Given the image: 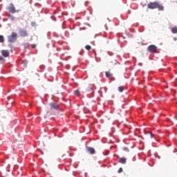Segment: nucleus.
Instances as JSON below:
<instances>
[{
	"instance_id": "obj_1",
	"label": "nucleus",
	"mask_w": 177,
	"mask_h": 177,
	"mask_svg": "<svg viewBox=\"0 0 177 177\" xmlns=\"http://www.w3.org/2000/svg\"><path fill=\"white\" fill-rule=\"evenodd\" d=\"M147 8L148 9H158V10H164V6L157 1L149 3L147 5Z\"/></svg>"
},
{
	"instance_id": "obj_2",
	"label": "nucleus",
	"mask_w": 177,
	"mask_h": 177,
	"mask_svg": "<svg viewBox=\"0 0 177 177\" xmlns=\"http://www.w3.org/2000/svg\"><path fill=\"white\" fill-rule=\"evenodd\" d=\"M8 42H15L17 39V33L12 32L11 35L8 37Z\"/></svg>"
},
{
	"instance_id": "obj_3",
	"label": "nucleus",
	"mask_w": 177,
	"mask_h": 177,
	"mask_svg": "<svg viewBox=\"0 0 177 177\" xmlns=\"http://www.w3.org/2000/svg\"><path fill=\"white\" fill-rule=\"evenodd\" d=\"M147 50L151 53H157V46L156 45H150L147 48Z\"/></svg>"
},
{
	"instance_id": "obj_4",
	"label": "nucleus",
	"mask_w": 177,
	"mask_h": 177,
	"mask_svg": "<svg viewBox=\"0 0 177 177\" xmlns=\"http://www.w3.org/2000/svg\"><path fill=\"white\" fill-rule=\"evenodd\" d=\"M8 10H9L10 13H16V12L18 13L19 10H16V8H15V5L13 3H10V6L7 8Z\"/></svg>"
},
{
	"instance_id": "obj_5",
	"label": "nucleus",
	"mask_w": 177,
	"mask_h": 177,
	"mask_svg": "<svg viewBox=\"0 0 177 177\" xmlns=\"http://www.w3.org/2000/svg\"><path fill=\"white\" fill-rule=\"evenodd\" d=\"M50 107L51 110H59V104L56 102H51L50 104Z\"/></svg>"
},
{
	"instance_id": "obj_6",
	"label": "nucleus",
	"mask_w": 177,
	"mask_h": 177,
	"mask_svg": "<svg viewBox=\"0 0 177 177\" xmlns=\"http://www.w3.org/2000/svg\"><path fill=\"white\" fill-rule=\"evenodd\" d=\"M19 35L20 37H28V32H27V30L24 29H21L19 30Z\"/></svg>"
},
{
	"instance_id": "obj_7",
	"label": "nucleus",
	"mask_w": 177,
	"mask_h": 177,
	"mask_svg": "<svg viewBox=\"0 0 177 177\" xmlns=\"http://www.w3.org/2000/svg\"><path fill=\"white\" fill-rule=\"evenodd\" d=\"M86 151L89 153V154H95V153H96L95 148L91 147H86Z\"/></svg>"
},
{
	"instance_id": "obj_8",
	"label": "nucleus",
	"mask_w": 177,
	"mask_h": 177,
	"mask_svg": "<svg viewBox=\"0 0 177 177\" xmlns=\"http://www.w3.org/2000/svg\"><path fill=\"white\" fill-rule=\"evenodd\" d=\"M1 55L3 57H9V51L8 50H1Z\"/></svg>"
},
{
	"instance_id": "obj_9",
	"label": "nucleus",
	"mask_w": 177,
	"mask_h": 177,
	"mask_svg": "<svg viewBox=\"0 0 177 177\" xmlns=\"http://www.w3.org/2000/svg\"><path fill=\"white\" fill-rule=\"evenodd\" d=\"M119 162H120V164H127V158H120Z\"/></svg>"
},
{
	"instance_id": "obj_10",
	"label": "nucleus",
	"mask_w": 177,
	"mask_h": 177,
	"mask_svg": "<svg viewBox=\"0 0 177 177\" xmlns=\"http://www.w3.org/2000/svg\"><path fill=\"white\" fill-rule=\"evenodd\" d=\"M105 75H106V78H111L113 77V74H111L109 71L105 72Z\"/></svg>"
},
{
	"instance_id": "obj_11",
	"label": "nucleus",
	"mask_w": 177,
	"mask_h": 177,
	"mask_svg": "<svg viewBox=\"0 0 177 177\" xmlns=\"http://www.w3.org/2000/svg\"><path fill=\"white\" fill-rule=\"evenodd\" d=\"M171 32L173 34H177V27L176 26L171 28Z\"/></svg>"
},
{
	"instance_id": "obj_12",
	"label": "nucleus",
	"mask_w": 177,
	"mask_h": 177,
	"mask_svg": "<svg viewBox=\"0 0 177 177\" xmlns=\"http://www.w3.org/2000/svg\"><path fill=\"white\" fill-rule=\"evenodd\" d=\"M124 89H125V87L124 86H121L118 87L119 92H124Z\"/></svg>"
},
{
	"instance_id": "obj_13",
	"label": "nucleus",
	"mask_w": 177,
	"mask_h": 177,
	"mask_svg": "<svg viewBox=\"0 0 177 177\" xmlns=\"http://www.w3.org/2000/svg\"><path fill=\"white\" fill-rule=\"evenodd\" d=\"M0 42L1 44H3V42H5V38L2 35H0Z\"/></svg>"
},
{
	"instance_id": "obj_14",
	"label": "nucleus",
	"mask_w": 177,
	"mask_h": 177,
	"mask_svg": "<svg viewBox=\"0 0 177 177\" xmlns=\"http://www.w3.org/2000/svg\"><path fill=\"white\" fill-rule=\"evenodd\" d=\"M147 135H149L150 138H154V133L151 131H148Z\"/></svg>"
},
{
	"instance_id": "obj_15",
	"label": "nucleus",
	"mask_w": 177,
	"mask_h": 177,
	"mask_svg": "<svg viewBox=\"0 0 177 177\" xmlns=\"http://www.w3.org/2000/svg\"><path fill=\"white\" fill-rule=\"evenodd\" d=\"M74 94L76 95V96H80L81 95V93H80V91L76 90L74 91Z\"/></svg>"
},
{
	"instance_id": "obj_16",
	"label": "nucleus",
	"mask_w": 177,
	"mask_h": 177,
	"mask_svg": "<svg viewBox=\"0 0 177 177\" xmlns=\"http://www.w3.org/2000/svg\"><path fill=\"white\" fill-rule=\"evenodd\" d=\"M8 17L10 20H11V21H13V20H15V17L12 15H8Z\"/></svg>"
},
{
	"instance_id": "obj_17",
	"label": "nucleus",
	"mask_w": 177,
	"mask_h": 177,
	"mask_svg": "<svg viewBox=\"0 0 177 177\" xmlns=\"http://www.w3.org/2000/svg\"><path fill=\"white\" fill-rule=\"evenodd\" d=\"M85 49H86V50H91L92 47L90 45H86L85 46Z\"/></svg>"
},
{
	"instance_id": "obj_18",
	"label": "nucleus",
	"mask_w": 177,
	"mask_h": 177,
	"mask_svg": "<svg viewBox=\"0 0 177 177\" xmlns=\"http://www.w3.org/2000/svg\"><path fill=\"white\" fill-rule=\"evenodd\" d=\"M24 48L27 49V48H28L30 46V44L28 43H26L24 44Z\"/></svg>"
},
{
	"instance_id": "obj_19",
	"label": "nucleus",
	"mask_w": 177,
	"mask_h": 177,
	"mask_svg": "<svg viewBox=\"0 0 177 177\" xmlns=\"http://www.w3.org/2000/svg\"><path fill=\"white\" fill-rule=\"evenodd\" d=\"M27 63H28L27 60L24 59L23 61V64H24V66H27Z\"/></svg>"
},
{
	"instance_id": "obj_20",
	"label": "nucleus",
	"mask_w": 177,
	"mask_h": 177,
	"mask_svg": "<svg viewBox=\"0 0 177 177\" xmlns=\"http://www.w3.org/2000/svg\"><path fill=\"white\" fill-rule=\"evenodd\" d=\"M123 150H124V151H129V149H128V147H124V148L123 149Z\"/></svg>"
},
{
	"instance_id": "obj_21",
	"label": "nucleus",
	"mask_w": 177,
	"mask_h": 177,
	"mask_svg": "<svg viewBox=\"0 0 177 177\" xmlns=\"http://www.w3.org/2000/svg\"><path fill=\"white\" fill-rule=\"evenodd\" d=\"M121 172H122V168L120 167L119 169H118V174H121Z\"/></svg>"
},
{
	"instance_id": "obj_22",
	"label": "nucleus",
	"mask_w": 177,
	"mask_h": 177,
	"mask_svg": "<svg viewBox=\"0 0 177 177\" xmlns=\"http://www.w3.org/2000/svg\"><path fill=\"white\" fill-rule=\"evenodd\" d=\"M32 49H35L37 48V45L32 44Z\"/></svg>"
},
{
	"instance_id": "obj_23",
	"label": "nucleus",
	"mask_w": 177,
	"mask_h": 177,
	"mask_svg": "<svg viewBox=\"0 0 177 177\" xmlns=\"http://www.w3.org/2000/svg\"><path fill=\"white\" fill-rule=\"evenodd\" d=\"M3 60V57H2V56L0 55V61Z\"/></svg>"
}]
</instances>
